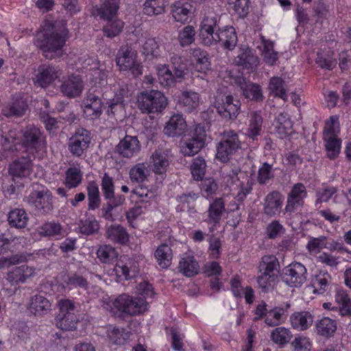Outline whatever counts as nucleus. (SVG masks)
I'll list each match as a JSON object with an SVG mask.
<instances>
[{
  "instance_id": "4d7b16f0",
  "label": "nucleus",
  "mask_w": 351,
  "mask_h": 351,
  "mask_svg": "<svg viewBox=\"0 0 351 351\" xmlns=\"http://www.w3.org/2000/svg\"><path fill=\"white\" fill-rule=\"evenodd\" d=\"M170 59L172 64V69L173 70V75L178 80L184 79L188 72L186 62L180 56L176 54L171 56Z\"/></svg>"
},
{
  "instance_id": "4468645a",
  "label": "nucleus",
  "mask_w": 351,
  "mask_h": 351,
  "mask_svg": "<svg viewBox=\"0 0 351 351\" xmlns=\"http://www.w3.org/2000/svg\"><path fill=\"white\" fill-rule=\"evenodd\" d=\"M51 193L47 189L34 191L28 197V202L32 204L41 213L45 214L53 209Z\"/></svg>"
},
{
  "instance_id": "e2e57ef3",
  "label": "nucleus",
  "mask_w": 351,
  "mask_h": 351,
  "mask_svg": "<svg viewBox=\"0 0 351 351\" xmlns=\"http://www.w3.org/2000/svg\"><path fill=\"white\" fill-rule=\"evenodd\" d=\"M263 43L262 56L263 60L269 65H274L278 59V53L274 49V43L267 40H263Z\"/></svg>"
},
{
  "instance_id": "aec40b11",
  "label": "nucleus",
  "mask_w": 351,
  "mask_h": 351,
  "mask_svg": "<svg viewBox=\"0 0 351 351\" xmlns=\"http://www.w3.org/2000/svg\"><path fill=\"white\" fill-rule=\"evenodd\" d=\"M186 123L182 114H173L164 128V132L170 137L180 136L184 134L186 130Z\"/></svg>"
},
{
  "instance_id": "1a4fd4ad",
  "label": "nucleus",
  "mask_w": 351,
  "mask_h": 351,
  "mask_svg": "<svg viewBox=\"0 0 351 351\" xmlns=\"http://www.w3.org/2000/svg\"><path fill=\"white\" fill-rule=\"evenodd\" d=\"M90 132L84 128H78L69 139L68 149L76 157H81L86 152L91 143Z\"/></svg>"
},
{
  "instance_id": "423d86ee",
  "label": "nucleus",
  "mask_w": 351,
  "mask_h": 351,
  "mask_svg": "<svg viewBox=\"0 0 351 351\" xmlns=\"http://www.w3.org/2000/svg\"><path fill=\"white\" fill-rule=\"evenodd\" d=\"M116 62L120 70L129 71L134 77L143 74V65L136 60V53L128 46L119 49Z\"/></svg>"
},
{
  "instance_id": "338daca9",
  "label": "nucleus",
  "mask_w": 351,
  "mask_h": 351,
  "mask_svg": "<svg viewBox=\"0 0 351 351\" xmlns=\"http://www.w3.org/2000/svg\"><path fill=\"white\" fill-rule=\"evenodd\" d=\"M199 195L198 193H194L193 191H189L185 193H182L180 195H178L177 197V200L179 202L178 206H181V210H184L185 209H188L191 212L193 211V207H191L190 205L194 203L198 198Z\"/></svg>"
},
{
  "instance_id": "f704fd0d",
  "label": "nucleus",
  "mask_w": 351,
  "mask_h": 351,
  "mask_svg": "<svg viewBox=\"0 0 351 351\" xmlns=\"http://www.w3.org/2000/svg\"><path fill=\"white\" fill-rule=\"evenodd\" d=\"M64 282L69 289H80L87 290L89 287V282L86 275L80 272L68 274Z\"/></svg>"
},
{
  "instance_id": "603ef678",
  "label": "nucleus",
  "mask_w": 351,
  "mask_h": 351,
  "mask_svg": "<svg viewBox=\"0 0 351 351\" xmlns=\"http://www.w3.org/2000/svg\"><path fill=\"white\" fill-rule=\"evenodd\" d=\"M97 256L103 263H112L117 260L118 253L114 247L110 245L100 246L97 250Z\"/></svg>"
},
{
  "instance_id": "864d4df0",
  "label": "nucleus",
  "mask_w": 351,
  "mask_h": 351,
  "mask_svg": "<svg viewBox=\"0 0 351 351\" xmlns=\"http://www.w3.org/2000/svg\"><path fill=\"white\" fill-rule=\"evenodd\" d=\"M82 171L76 167H71L65 173L64 183L69 189H71L77 187L82 182Z\"/></svg>"
},
{
  "instance_id": "20e7f679",
  "label": "nucleus",
  "mask_w": 351,
  "mask_h": 351,
  "mask_svg": "<svg viewBox=\"0 0 351 351\" xmlns=\"http://www.w3.org/2000/svg\"><path fill=\"white\" fill-rule=\"evenodd\" d=\"M241 143L238 134L233 130L224 132L221 139L216 145V158L221 162H228L241 149Z\"/></svg>"
},
{
  "instance_id": "7ed1b4c3",
  "label": "nucleus",
  "mask_w": 351,
  "mask_h": 351,
  "mask_svg": "<svg viewBox=\"0 0 351 351\" xmlns=\"http://www.w3.org/2000/svg\"><path fill=\"white\" fill-rule=\"evenodd\" d=\"M66 31L63 28L60 32H40L36 36L35 44L43 50V55L49 59L60 58L63 53L62 47L66 42Z\"/></svg>"
},
{
  "instance_id": "9b49d317",
  "label": "nucleus",
  "mask_w": 351,
  "mask_h": 351,
  "mask_svg": "<svg viewBox=\"0 0 351 351\" xmlns=\"http://www.w3.org/2000/svg\"><path fill=\"white\" fill-rule=\"evenodd\" d=\"M306 278V268L300 263H292L285 269V280L291 287H300Z\"/></svg>"
},
{
  "instance_id": "412c9836",
  "label": "nucleus",
  "mask_w": 351,
  "mask_h": 351,
  "mask_svg": "<svg viewBox=\"0 0 351 351\" xmlns=\"http://www.w3.org/2000/svg\"><path fill=\"white\" fill-rule=\"evenodd\" d=\"M83 87L82 79L78 75H72L63 81L60 90L67 97H75L81 94Z\"/></svg>"
},
{
  "instance_id": "a211bd4d",
  "label": "nucleus",
  "mask_w": 351,
  "mask_h": 351,
  "mask_svg": "<svg viewBox=\"0 0 351 351\" xmlns=\"http://www.w3.org/2000/svg\"><path fill=\"white\" fill-rule=\"evenodd\" d=\"M60 74V71L52 65H41L34 78V83L40 87L45 88L59 77Z\"/></svg>"
},
{
  "instance_id": "473e14b6",
  "label": "nucleus",
  "mask_w": 351,
  "mask_h": 351,
  "mask_svg": "<svg viewBox=\"0 0 351 351\" xmlns=\"http://www.w3.org/2000/svg\"><path fill=\"white\" fill-rule=\"evenodd\" d=\"M237 64L245 69H255L258 63V57L249 49H243L239 51L236 60Z\"/></svg>"
},
{
  "instance_id": "4be33fe9",
  "label": "nucleus",
  "mask_w": 351,
  "mask_h": 351,
  "mask_svg": "<svg viewBox=\"0 0 351 351\" xmlns=\"http://www.w3.org/2000/svg\"><path fill=\"white\" fill-rule=\"evenodd\" d=\"M35 274L36 271L34 267L23 265L10 271L7 274V280L12 285L23 283Z\"/></svg>"
},
{
  "instance_id": "72a5a7b5",
  "label": "nucleus",
  "mask_w": 351,
  "mask_h": 351,
  "mask_svg": "<svg viewBox=\"0 0 351 351\" xmlns=\"http://www.w3.org/2000/svg\"><path fill=\"white\" fill-rule=\"evenodd\" d=\"M315 326L317 335L324 337H332L337 330L336 322L328 317L317 319Z\"/></svg>"
},
{
  "instance_id": "7c9ffc66",
  "label": "nucleus",
  "mask_w": 351,
  "mask_h": 351,
  "mask_svg": "<svg viewBox=\"0 0 351 351\" xmlns=\"http://www.w3.org/2000/svg\"><path fill=\"white\" fill-rule=\"evenodd\" d=\"M51 302L43 295H36L30 300L29 310L35 315L47 314L51 311Z\"/></svg>"
},
{
  "instance_id": "f257e3e1",
  "label": "nucleus",
  "mask_w": 351,
  "mask_h": 351,
  "mask_svg": "<svg viewBox=\"0 0 351 351\" xmlns=\"http://www.w3.org/2000/svg\"><path fill=\"white\" fill-rule=\"evenodd\" d=\"M219 21V17L216 14H208L204 17L199 32L202 43L206 46L219 43L224 48L232 50L238 41L237 32L232 26L217 28Z\"/></svg>"
},
{
  "instance_id": "f3484780",
  "label": "nucleus",
  "mask_w": 351,
  "mask_h": 351,
  "mask_svg": "<svg viewBox=\"0 0 351 351\" xmlns=\"http://www.w3.org/2000/svg\"><path fill=\"white\" fill-rule=\"evenodd\" d=\"M283 201L284 196L280 192L274 191L269 193L263 204L264 214L269 217L278 215L281 212Z\"/></svg>"
},
{
  "instance_id": "a18cd8bd",
  "label": "nucleus",
  "mask_w": 351,
  "mask_h": 351,
  "mask_svg": "<svg viewBox=\"0 0 351 351\" xmlns=\"http://www.w3.org/2000/svg\"><path fill=\"white\" fill-rule=\"evenodd\" d=\"M79 321L78 315H63L56 314L55 317L56 326L62 330H74Z\"/></svg>"
},
{
  "instance_id": "09e8293b",
  "label": "nucleus",
  "mask_w": 351,
  "mask_h": 351,
  "mask_svg": "<svg viewBox=\"0 0 351 351\" xmlns=\"http://www.w3.org/2000/svg\"><path fill=\"white\" fill-rule=\"evenodd\" d=\"M326 150V154L330 160L335 159L339 154L341 147V140L338 137L323 138Z\"/></svg>"
},
{
  "instance_id": "e433bc0d",
  "label": "nucleus",
  "mask_w": 351,
  "mask_h": 351,
  "mask_svg": "<svg viewBox=\"0 0 351 351\" xmlns=\"http://www.w3.org/2000/svg\"><path fill=\"white\" fill-rule=\"evenodd\" d=\"M29 220L28 215L24 209L14 208L8 215V221L11 227L18 229L24 228Z\"/></svg>"
},
{
  "instance_id": "774afa93",
  "label": "nucleus",
  "mask_w": 351,
  "mask_h": 351,
  "mask_svg": "<svg viewBox=\"0 0 351 351\" xmlns=\"http://www.w3.org/2000/svg\"><path fill=\"white\" fill-rule=\"evenodd\" d=\"M206 167V161L203 158L197 157L193 159V162L191 166V171L194 180H202L205 175Z\"/></svg>"
},
{
  "instance_id": "a19ab883",
  "label": "nucleus",
  "mask_w": 351,
  "mask_h": 351,
  "mask_svg": "<svg viewBox=\"0 0 351 351\" xmlns=\"http://www.w3.org/2000/svg\"><path fill=\"white\" fill-rule=\"evenodd\" d=\"M335 299L338 304V307H336V308L338 309L339 315L342 317L350 316L351 300L346 291L343 289L338 290Z\"/></svg>"
},
{
  "instance_id": "f03ea898",
  "label": "nucleus",
  "mask_w": 351,
  "mask_h": 351,
  "mask_svg": "<svg viewBox=\"0 0 351 351\" xmlns=\"http://www.w3.org/2000/svg\"><path fill=\"white\" fill-rule=\"evenodd\" d=\"M102 306L114 315L125 313L137 315L143 313L147 309L148 302L139 296L132 297L123 293L116 298L106 296L101 300Z\"/></svg>"
},
{
  "instance_id": "cd10ccee",
  "label": "nucleus",
  "mask_w": 351,
  "mask_h": 351,
  "mask_svg": "<svg viewBox=\"0 0 351 351\" xmlns=\"http://www.w3.org/2000/svg\"><path fill=\"white\" fill-rule=\"evenodd\" d=\"M120 0H101L97 9L98 16L104 20H110L117 16Z\"/></svg>"
},
{
  "instance_id": "a878e982",
  "label": "nucleus",
  "mask_w": 351,
  "mask_h": 351,
  "mask_svg": "<svg viewBox=\"0 0 351 351\" xmlns=\"http://www.w3.org/2000/svg\"><path fill=\"white\" fill-rule=\"evenodd\" d=\"M150 166L156 174H163L169 165L167 154L162 150H156L150 158Z\"/></svg>"
},
{
  "instance_id": "58836bf2",
  "label": "nucleus",
  "mask_w": 351,
  "mask_h": 351,
  "mask_svg": "<svg viewBox=\"0 0 351 351\" xmlns=\"http://www.w3.org/2000/svg\"><path fill=\"white\" fill-rule=\"evenodd\" d=\"M331 282V276L327 271H319L315 274L311 280L313 292L317 294H323L328 291Z\"/></svg>"
},
{
  "instance_id": "6e6552de",
  "label": "nucleus",
  "mask_w": 351,
  "mask_h": 351,
  "mask_svg": "<svg viewBox=\"0 0 351 351\" xmlns=\"http://www.w3.org/2000/svg\"><path fill=\"white\" fill-rule=\"evenodd\" d=\"M307 197L306 186L300 182L294 184L289 192L285 213L289 216L293 214L299 213L304 205V199Z\"/></svg>"
},
{
  "instance_id": "ea45409f",
  "label": "nucleus",
  "mask_w": 351,
  "mask_h": 351,
  "mask_svg": "<svg viewBox=\"0 0 351 351\" xmlns=\"http://www.w3.org/2000/svg\"><path fill=\"white\" fill-rule=\"evenodd\" d=\"M149 171L145 162H139L132 166L129 171V178L132 182L141 184L147 180Z\"/></svg>"
},
{
  "instance_id": "0e129e2a",
  "label": "nucleus",
  "mask_w": 351,
  "mask_h": 351,
  "mask_svg": "<svg viewBox=\"0 0 351 351\" xmlns=\"http://www.w3.org/2000/svg\"><path fill=\"white\" fill-rule=\"evenodd\" d=\"M78 228L81 233L90 235L94 234L99 230V225L95 218L91 217L81 219L78 223Z\"/></svg>"
},
{
  "instance_id": "c85d7f7f",
  "label": "nucleus",
  "mask_w": 351,
  "mask_h": 351,
  "mask_svg": "<svg viewBox=\"0 0 351 351\" xmlns=\"http://www.w3.org/2000/svg\"><path fill=\"white\" fill-rule=\"evenodd\" d=\"M27 105L22 99H16L3 105L1 112L6 117H19L25 114Z\"/></svg>"
},
{
  "instance_id": "0eeeda50",
  "label": "nucleus",
  "mask_w": 351,
  "mask_h": 351,
  "mask_svg": "<svg viewBox=\"0 0 351 351\" xmlns=\"http://www.w3.org/2000/svg\"><path fill=\"white\" fill-rule=\"evenodd\" d=\"M21 143L22 146L31 154L43 150L47 144L45 136L38 128L35 126H28L23 131Z\"/></svg>"
},
{
  "instance_id": "39448f33",
  "label": "nucleus",
  "mask_w": 351,
  "mask_h": 351,
  "mask_svg": "<svg viewBox=\"0 0 351 351\" xmlns=\"http://www.w3.org/2000/svg\"><path fill=\"white\" fill-rule=\"evenodd\" d=\"M139 108L144 113L161 112L167 105L166 97L160 91H143L138 97Z\"/></svg>"
},
{
  "instance_id": "5701e85b",
  "label": "nucleus",
  "mask_w": 351,
  "mask_h": 351,
  "mask_svg": "<svg viewBox=\"0 0 351 351\" xmlns=\"http://www.w3.org/2000/svg\"><path fill=\"white\" fill-rule=\"evenodd\" d=\"M193 6L187 1H176L171 6V14L175 21L181 23L187 22L193 13Z\"/></svg>"
},
{
  "instance_id": "c9c22d12",
  "label": "nucleus",
  "mask_w": 351,
  "mask_h": 351,
  "mask_svg": "<svg viewBox=\"0 0 351 351\" xmlns=\"http://www.w3.org/2000/svg\"><path fill=\"white\" fill-rule=\"evenodd\" d=\"M249 127L247 131V136L255 141L260 135L263 125V117L260 111L252 112L250 115Z\"/></svg>"
},
{
  "instance_id": "2f4dec72",
  "label": "nucleus",
  "mask_w": 351,
  "mask_h": 351,
  "mask_svg": "<svg viewBox=\"0 0 351 351\" xmlns=\"http://www.w3.org/2000/svg\"><path fill=\"white\" fill-rule=\"evenodd\" d=\"M237 83L239 84L240 90L245 98L256 101L262 98L261 90L258 85L246 82L243 78L238 79Z\"/></svg>"
},
{
  "instance_id": "8fccbe9b",
  "label": "nucleus",
  "mask_w": 351,
  "mask_h": 351,
  "mask_svg": "<svg viewBox=\"0 0 351 351\" xmlns=\"http://www.w3.org/2000/svg\"><path fill=\"white\" fill-rule=\"evenodd\" d=\"M275 170L276 169L273 167L272 165L266 162H263L258 170L257 182L261 185L267 184L274 178Z\"/></svg>"
},
{
  "instance_id": "c756f323",
  "label": "nucleus",
  "mask_w": 351,
  "mask_h": 351,
  "mask_svg": "<svg viewBox=\"0 0 351 351\" xmlns=\"http://www.w3.org/2000/svg\"><path fill=\"white\" fill-rule=\"evenodd\" d=\"M106 237L110 241L125 245L129 241L127 230L119 224L111 225L106 229Z\"/></svg>"
},
{
  "instance_id": "6e6d98bb",
  "label": "nucleus",
  "mask_w": 351,
  "mask_h": 351,
  "mask_svg": "<svg viewBox=\"0 0 351 351\" xmlns=\"http://www.w3.org/2000/svg\"><path fill=\"white\" fill-rule=\"evenodd\" d=\"M58 312L57 314H63V315H77L79 312V305L69 299H61L58 303Z\"/></svg>"
},
{
  "instance_id": "b1692460",
  "label": "nucleus",
  "mask_w": 351,
  "mask_h": 351,
  "mask_svg": "<svg viewBox=\"0 0 351 351\" xmlns=\"http://www.w3.org/2000/svg\"><path fill=\"white\" fill-rule=\"evenodd\" d=\"M289 306L290 305L287 304L285 307L276 306L268 310L265 323L270 327L277 326L282 324L287 317V310Z\"/></svg>"
},
{
  "instance_id": "2eb2a0df",
  "label": "nucleus",
  "mask_w": 351,
  "mask_h": 351,
  "mask_svg": "<svg viewBox=\"0 0 351 351\" xmlns=\"http://www.w3.org/2000/svg\"><path fill=\"white\" fill-rule=\"evenodd\" d=\"M114 270L121 280H129L137 274L138 264L134 259L123 256L116 263Z\"/></svg>"
},
{
  "instance_id": "9d476101",
  "label": "nucleus",
  "mask_w": 351,
  "mask_h": 351,
  "mask_svg": "<svg viewBox=\"0 0 351 351\" xmlns=\"http://www.w3.org/2000/svg\"><path fill=\"white\" fill-rule=\"evenodd\" d=\"M102 104L100 97L88 90L82 104L84 117L90 120L99 118L102 113Z\"/></svg>"
},
{
  "instance_id": "5fc2aeb1",
  "label": "nucleus",
  "mask_w": 351,
  "mask_h": 351,
  "mask_svg": "<svg viewBox=\"0 0 351 351\" xmlns=\"http://www.w3.org/2000/svg\"><path fill=\"white\" fill-rule=\"evenodd\" d=\"M198 94L192 91H185L179 97V102L188 111L195 109L199 106Z\"/></svg>"
},
{
  "instance_id": "f8f14e48",
  "label": "nucleus",
  "mask_w": 351,
  "mask_h": 351,
  "mask_svg": "<svg viewBox=\"0 0 351 351\" xmlns=\"http://www.w3.org/2000/svg\"><path fill=\"white\" fill-rule=\"evenodd\" d=\"M141 150V144L136 136L125 135L116 147L117 152L123 158L137 156Z\"/></svg>"
},
{
  "instance_id": "052dcab7",
  "label": "nucleus",
  "mask_w": 351,
  "mask_h": 351,
  "mask_svg": "<svg viewBox=\"0 0 351 351\" xmlns=\"http://www.w3.org/2000/svg\"><path fill=\"white\" fill-rule=\"evenodd\" d=\"M278 267L279 263L274 256H265L259 264L258 270L260 273L276 274L274 271Z\"/></svg>"
},
{
  "instance_id": "3c124183",
  "label": "nucleus",
  "mask_w": 351,
  "mask_h": 351,
  "mask_svg": "<svg viewBox=\"0 0 351 351\" xmlns=\"http://www.w3.org/2000/svg\"><path fill=\"white\" fill-rule=\"evenodd\" d=\"M157 73L159 82L162 86L170 87L174 85L176 78L167 65L158 66Z\"/></svg>"
},
{
  "instance_id": "13d9d810",
  "label": "nucleus",
  "mask_w": 351,
  "mask_h": 351,
  "mask_svg": "<svg viewBox=\"0 0 351 351\" xmlns=\"http://www.w3.org/2000/svg\"><path fill=\"white\" fill-rule=\"evenodd\" d=\"M165 0H146L144 3L143 12L149 16L158 15L165 12Z\"/></svg>"
},
{
  "instance_id": "dca6fc26",
  "label": "nucleus",
  "mask_w": 351,
  "mask_h": 351,
  "mask_svg": "<svg viewBox=\"0 0 351 351\" xmlns=\"http://www.w3.org/2000/svg\"><path fill=\"white\" fill-rule=\"evenodd\" d=\"M240 108V101L228 95L222 99V103L217 105V110L226 119L234 120L239 114Z\"/></svg>"
},
{
  "instance_id": "6ab92c4d",
  "label": "nucleus",
  "mask_w": 351,
  "mask_h": 351,
  "mask_svg": "<svg viewBox=\"0 0 351 351\" xmlns=\"http://www.w3.org/2000/svg\"><path fill=\"white\" fill-rule=\"evenodd\" d=\"M32 162L29 156H22L14 160L9 167V173L14 178H26L32 172Z\"/></svg>"
},
{
  "instance_id": "37998d69",
  "label": "nucleus",
  "mask_w": 351,
  "mask_h": 351,
  "mask_svg": "<svg viewBox=\"0 0 351 351\" xmlns=\"http://www.w3.org/2000/svg\"><path fill=\"white\" fill-rule=\"evenodd\" d=\"M285 86L286 84L284 80L280 77L274 76L269 80L268 89L271 95L287 101L288 97Z\"/></svg>"
},
{
  "instance_id": "49530a36",
  "label": "nucleus",
  "mask_w": 351,
  "mask_h": 351,
  "mask_svg": "<svg viewBox=\"0 0 351 351\" xmlns=\"http://www.w3.org/2000/svg\"><path fill=\"white\" fill-rule=\"evenodd\" d=\"M192 56L196 60V69L203 73L210 70V64L206 51L200 48H195L192 51Z\"/></svg>"
},
{
  "instance_id": "c03bdc74",
  "label": "nucleus",
  "mask_w": 351,
  "mask_h": 351,
  "mask_svg": "<svg viewBox=\"0 0 351 351\" xmlns=\"http://www.w3.org/2000/svg\"><path fill=\"white\" fill-rule=\"evenodd\" d=\"M154 256L159 266L162 269L169 267L171 263L172 253L171 247L167 244H162L156 249Z\"/></svg>"
},
{
  "instance_id": "4c0bfd02",
  "label": "nucleus",
  "mask_w": 351,
  "mask_h": 351,
  "mask_svg": "<svg viewBox=\"0 0 351 351\" xmlns=\"http://www.w3.org/2000/svg\"><path fill=\"white\" fill-rule=\"evenodd\" d=\"M178 269L185 276L192 277L198 274L199 266L193 256H186L180 259Z\"/></svg>"
},
{
  "instance_id": "680f3d73",
  "label": "nucleus",
  "mask_w": 351,
  "mask_h": 351,
  "mask_svg": "<svg viewBox=\"0 0 351 351\" xmlns=\"http://www.w3.org/2000/svg\"><path fill=\"white\" fill-rule=\"evenodd\" d=\"M107 336L114 344L123 345L128 338V334L125 329L110 326L107 330Z\"/></svg>"
},
{
  "instance_id": "69168bd1",
  "label": "nucleus",
  "mask_w": 351,
  "mask_h": 351,
  "mask_svg": "<svg viewBox=\"0 0 351 351\" xmlns=\"http://www.w3.org/2000/svg\"><path fill=\"white\" fill-rule=\"evenodd\" d=\"M195 30L191 25L185 26L178 33V40L182 47H186L195 41Z\"/></svg>"
},
{
  "instance_id": "79ce46f5",
  "label": "nucleus",
  "mask_w": 351,
  "mask_h": 351,
  "mask_svg": "<svg viewBox=\"0 0 351 351\" xmlns=\"http://www.w3.org/2000/svg\"><path fill=\"white\" fill-rule=\"evenodd\" d=\"M271 340L279 347L283 348L292 339L293 334L290 328L280 326L271 332Z\"/></svg>"
},
{
  "instance_id": "de8ad7c7",
  "label": "nucleus",
  "mask_w": 351,
  "mask_h": 351,
  "mask_svg": "<svg viewBox=\"0 0 351 351\" xmlns=\"http://www.w3.org/2000/svg\"><path fill=\"white\" fill-rule=\"evenodd\" d=\"M19 143L17 138V132L14 130L3 132L0 137V145L5 151L14 152L16 150V145Z\"/></svg>"
},
{
  "instance_id": "bf43d9fd",
  "label": "nucleus",
  "mask_w": 351,
  "mask_h": 351,
  "mask_svg": "<svg viewBox=\"0 0 351 351\" xmlns=\"http://www.w3.org/2000/svg\"><path fill=\"white\" fill-rule=\"evenodd\" d=\"M106 21L107 23L103 29L104 35L108 38H113L119 35L123 27V22L117 19V16Z\"/></svg>"
},
{
  "instance_id": "ddd939ff",
  "label": "nucleus",
  "mask_w": 351,
  "mask_h": 351,
  "mask_svg": "<svg viewBox=\"0 0 351 351\" xmlns=\"http://www.w3.org/2000/svg\"><path fill=\"white\" fill-rule=\"evenodd\" d=\"M197 132L198 128H196L191 138L182 139L180 141V151L184 156H194L204 146L205 131H200L199 134Z\"/></svg>"
},
{
  "instance_id": "393cba45",
  "label": "nucleus",
  "mask_w": 351,
  "mask_h": 351,
  "mask_svg": "<svg viewBox=\"0 0 351 351\" xmlns=\"http://www.w3.org/2000/svg\"><path fill=\"white\" fill-rule=\"evenodd\" d=\"M289 319L292 327L298 330H305L313 323V316L308 311L295 312Z\"/></svg>"
},
{
  "instance_id": "bb28decb",
  "label": "nucleus",
  "mask_w": 351,
  "mask_h": 351,
  "mask_svg": "<svg viewBox=\"0 0 351 351\" xmlns=\"http://www.w3.org/2000/svg\"><path fill=\"white\" fill-rule=\"evenodd\" d=\"M225 201L222 197L215 198L207 210L208 220L215 224L218 223L225 213Z\"/></svg>"
}]
</instances>
